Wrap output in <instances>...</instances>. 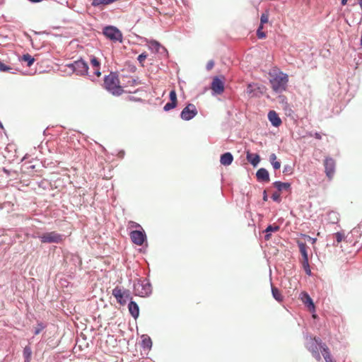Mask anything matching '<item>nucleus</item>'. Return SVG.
Returning a JSON list of instances; mask_svg holds the SVG:
<instances>
[{
    "instance_id": "obj_1",
    "label": "nucleus",
    "mask_w": 362,
    "mask_h": 362,
    "mask_svg": "<svg viewBox=\"0 0 362 362\" xmlns=\"http://www.w3.org/2000/svg\"><path fill=\"white\" fill-rule=\"evenodd\" d=\"M269 82L272 90L276 93L286 90L288 82V76L279 69H272L269 73Z\"/></svg>"
},
{
    "instance_id": "obj_2",
    "label": "nucleus",
    "mask_w": 362,
    "mask_h": 362,
    "mask_svg": "<svg viewBox=\"0 0 362 362\" xmlns=\"http://www.w3.org/2000/svg\"><path fill=\"white\" fill-rule=\"evenodd\" d=\"M104 88L114 95H121L124 91L120 85L118 76L115 73H110L104 78Z\"/></svg>"
},
{
    "instance_id": "obj_3",
    "label": "nucleus",
    "mask_w": 362,
    "mask_h": 362,
    "mask_svg": "<svg viewBox=\"0 0 362 362\" xmlns=\"http://www.w3.org/2000/svg\"><path fill=\"white\" fill-rule=\"evenodd\" d=\"M42 244H61L65 240V235L55 230L38 233L37 236Z\"/></svg>"
},
{
    "instance_id": "obj_4",
    "label": "nucleus",
    "mask_w": 362,
    "mask_h": 362,
    "mask_svg": "<svg viewBox=\"0 0 362 362\" xmlns=\"http://www.w3.org/2000/svg\"><path fill=\"white\" fill-rule=\"evenodd\" d=\"M134 291L136 296L146 297L151 293V285L146 279L137 280L134 284Z\"/></svg>"
},
{
    "instance_id": "obj_5",
    "label": "nucleus",
    "mask_w": 362,
    "mask_h": 362,
    "mask_svg": "<svg viewBox=\"0 0 362 362\" xmlns=\"http://www.w3.org/2000/svg\"><path fill=\"white\" fill-rule=\"evenodd\" d=\"M71 70L78 76L88 74V65L83 59H79L66 65Z\"/></svg>"
},
{
    "instance_id": "obj_6",
    "label": "nucleus",
    "mask_w": 362,
    "mask_h": 362,
    "mask_svg": "<svg viewBox=\"0 0 362 362\" xmlns=\"http://www.w3.org/2000/svg\"><path fill=\"white\" fill-rule=\"evenodd\" d=\"M323 346L322 340L320 338H310L307 344L308 349L312 353L313 356L317 360L320 361L321 356L319 354V348Z\"/></svg>"
},
{
    "instance_id": "obj_7",
    "label": "nucleus",
    "mask_w": 362,
    "mask_h": 362,
    "mask_svg": "<svg viewBox=\"0 0 362 362\" xmlns=\"http://www.w3.org/2000/svg\"><path fill=\"white\" fill-rule=\"evenodd\" d=\"M112 294L117 299V303L122 305H125L127 300L132 299L129 291L122 289L119 286H116L112 290Z\"/></svg>"
},
{
    "instance_id": "obj_8",
    "label": "nucleus",
    "mask_w": 362,
    "mask_h": 362,
    "mask_svg": "<svg viewBox=\"0 0 362 362\" xmlns=\"http://www.w3.org/2000/svg\"><path fill=\"white\" fill-rule=\"evenodd\" d=\"M104 35L114 42H122V34L119 29L114 26H106L103 29Z\"/></svg>"
},
{
    "instance_id": "obj_9",
    "label": "nucleus",
    "mask_w": 362,
    "mask_h": 362,
    "mask_svg": "<svg viewBox=\"0 0 362 362\" xmlns=\"http://www.w3.org/2000/svg\"><path fill=\"white\" fill-rule=\"evenodd\" d=\"M297 243H298V246L299 247V251L303 257V260H302L303 267L305 269L306 274L308 275H310L311 271H310V266H309L308 255V252H307L308 246L305 243H303L300 241H298Z\"/></svg>"
},
{
    "instance_id": "obj_10",
    "label": "nucleus",
    "mask_w": 362,
    "mask_h": 362,
    "mask_svg": "<svg viewBox=\"0 0 362 362\" xmlns=\"http://www.w3.org/2000/svg\"><path fill=\"white\" fill-rule=\"evenodd\" d=\"M325 172L329 180L334 177L336 168V161L331 157H326L324 160Z\"/></svg>"
},
{
    "instance_id": "obj_11",
    "label": "nucleus",
    "mask_w": 362,
    "mask_h": 362,
    "mask_svg": "<svg viewBox=\"0 0 362 362\" xmlns=\"http://www.w3.org/2000/svg\"><path fill=\"white\" fill-rule=\"evenodd\" d=\"M90 64L92 69V74L89 75V77L92 81H94L95 78H99L101 76L100 62L97 57L91 56L90 59Z\"/></svg>"
},
{
    "instance_id": "obj_12",
    "label": "nucleus",
    "mask_w": 362,
    "mask_h": 362,
    "mask_svg": "<svg viewBox=\"0 0 362 362\" xmlns=\"http://www.w3.org/2000/svg\"><path fill=\"white\" fill-rule=\"evenodd\" d=\"M197 115V110L194 104H188L181 112L180 117L184 120H189Z\"/></svg>"
},
{
    "instance_id": "obj_13",
    "label": "nucleus",
    "mask_w": 362,
    "mask_h": 362,
    "mask_svg": "<svg viewBox=\"0 0 362 362\" xmlns=\"http://www.w3.org/2000/svg\"><path fill=\"white\" fill-rule=\"evenodd\" d=\"M224 77L216 76L213 78L211 88L215 94H221L224 91Z\"/></svg>"
},
{
    "instance_id": "obj_14",
    "label": "nucleus",
    "mask_w": 362,
    "mask_h": 362,
    "mask_svg": "<svg viewBox=\"0 0 362 362\" xmlns=\"http://www.w3.org/2000/svg\"><path fill=\"white\" fill-rule=\"evenodd\" d=\"M129 235L132 241L139 246L142 245L146 239L145 233L141 230H133L130 233Z\"/></svg>"
},
{
    "instance_id": "obj_15",
    "label": "nucleus",
    "mask_w": 362,
    "mask_h": 362,
    "mask_svg": "<svg viewBox=\"0 0 362 362\" xmlns=\"http://www.w3.org/2000/svg\"><path fill=\"white\" fill-rule=\"evenodd\" d=\"M268 118L272 124L276 127H279L282 123L281 119L274 110H271L269 112Z\"/></svg>"
},
{
    "instance_id": "obj_16",
    "label": "nucleus",
    "mask_w": 362,
    "mask_h": 362,
    "mask_svg": "<svg viewBox=\"0 0 362 362\" xmlns=\"http://www.w3.org/2000/svg\"><path fill=\"white\" fill-rule=\"evenodd\" d=\"M128 308L132 316L136 319L139 315V308L137 303L131 300L128 305Z\"/></svg>"
},
{
    "instance_id": "obj_17",
    "label": "nucleus",
    "mask_w": 362,
    "mask_h": 362,
    "mask_svg": "<svg viewBox=\"0 0 362 362\" xmlns=\"http://www.w3.org/2000/svg\"><path fill=\"white\" fill-rule=\"evenodd\" d=\"M256 176L257 180L259 181L267 182L269 181V173L265 168L259 169L256 173Z\"/></svg>"
},
{
    "instance_id": "obj_18",
    "label": "nucleus",
    "mask_w": 362,
    "mask_h": 362,
    "mask_svg": "<svg viewBox=\"0 0 362 362\" xmlns=\"http://www.w3.org/2000/svg\"><path fill=\"white\" fill-rule=\"evenodd\" d=\"M301 300L304 303V304L308 306L309 310H315V305L313 302V300L307 293H302Z\"/></svg>"
},
{
    "instance_id": "obj_19",
    "label": "nucleus",
    "mask_w": 362,
    "mask_h": 362,
    "mask_svg": "<svg viewBox=\"0 0 362 362\" xmlns=\"http://www.w3.org/2000/svg\"><path fill=\"white\" fill-rule=\"evenodd\" d=\"M233 160V156L230 153H225L221 155L220 162L223 165H229Z\"/></svg>"
},
{
    "instance_id": "obj_20",
    "label": "nucleus",
    "mask_w": 362,
    "mask_h": 362,
    "mask_svg": "<svg viewBox=\"0 0 362 362\" xmlns=\"http://www.w3.org/2000/svg\"><path fill=\"white\" fill-rule=\"evenodd\" d=\"M247 160L253 166H257L260 161L259 156L257 154L251 153L249 151L247 152Z\"/></svg>"
},
{
    "instance_id": "obj_21",
    "label": "nucleus",
    "mask_w": 362,
    "mask_h": 362,
    "mask_svg": "<svg viewBox=\"0 0 362 362\" xmlns=\"http://www.w3.org/2000/svg\"><path fill=\"white\" fill-rule=\"evenodd\" d=\"M279 230V226H277V225H269L267 227V228L265 229V233H267V234L265 235L264 236V239L266 240H269L271 238V234L270 233L272 232H277L278 230Z\"/></svg>"
},
{
    "instance_id": "obj_22",
    "label": "nucleus",
    "mask_w": 362,
    "mask_h": 362,
    "mask_svg": "<svg viewBox=\"0 0 362 362\" xmlns=\"http://www.w3.org/2000/svg\"><path fill=\"white\" fill-rule=\"evenodd\" d=\"M274 186L279 190H288L290 189L291 185L288 182H282L280 181H276L274 182Z\"/></svg>"
},
{
    "instance_id": "obj_23",
    "label": "nucleus",
    "mask_w": 362,
    "mask_h": 362,
    "mask_svg": "<svg viewBox=\"0 0 362 362\" xmlns=\"http://www.w3.org/2000/svg\"><path fill=\"white\" fill-rule=\"evenodd\" d=\"M272 293L273 297L278 301L282 302L284 297L281 293V291L276 287L272 286Z\"/></svg>"
},
{
    "instance_id": "obj_24",
    "label": "nucleus",
    "mask_w": 362,
    "mask_h": 362,
    "mask_svg": "<svg viewBox=\"0 0 362 362\" xmlns=\"http://www.w3.org/2000/svg\"><path fill=\"white\" fill-rule=\"evenodd\" d=\"M276 156L274 153H272L269 156V160L275 170H278L281 167V163L276 160Z\"/></svg>"
},
{
    "instance_id": "obj_25",
    "label": "nucleus",
    "mask_w": 362,
    "mask_h": 362,
    "mask_svg": "<svg viewBox=\"0 0 362 362\" xmlns=\"http://www.w3.org/2000/svg\"><path fill=\"white\" fill-rule=\"evenodd\" d=\"M21 61L26 62L28 66H31L35 62V59L30 54H25L22 56Z\"/></svg>"
},
{
    "instance_id": "obj_26",
    "label": "nucleus",
    "mask_w": 362,
    "mask_h": 362,
    "mask_svg": "<svg viewBox=\"0 0 362 362\" xmlns=\"http://www.w3.org/2000/svg\"><path fill=\"white\" fill-rule=\"evenodd\" d=\"M321 349L325 360L327 361V358L332 357L328 346L325 344H323V346H321Z\"/></svg>"
},
{
    "instance_id": "obj_27",
    "label": "nucleus",
    "mask_w": 362,
    "mask_h": 362,
    "mask_svg": "<svg viewBox=\"0 0 362 362\" xmlns=\"http://www.w3.org/2000/svg\"><path fill=\"white\" fill-rule=\"evenodd\" d=\"M31 354H32V351H31L30 347H29L28 346H25L23 349V356L25 357L27 362H29L30 358L31 357Z\"/></svg>"
},
{
    "instance_id": "obj_28",
    "label": "nucleus",
    "mask_w": 362,
    "mask_h": 362,
    "mask_svg": "<svg viewBox=\"0 0 362 362\" xmlns=\"http://www.w3.org/2000/svg\"><path fill=\"white\" fill-rule=\"evenodd\" d=\"M255 88L254 85L249 84L247 87L246 93L250 97L257 96V94L255 93Z\"/></svg>"
},
{
    "instance_id": "obj_29",
    "label": "nucleus",
    "mask_w": 362,
    "mask_h": 362,
    "mask_svg": "<svg viewBox=\"0 0 362 362\" xmlns=\"http://www.w3.org/2000/svg\"><path fill=\"white\" fill-rule=\"evenodd\" d=\"M262 29H263V25H259V26L257 30V35L258 38H259V39H264L266 37V33L262 31Z\"/></svg>"
},
{
    "instance_id": "obj_30",
    "label": "nucleus",
    "mask_w": 362,
    "mask_h": 362,
    "mask_svg": "<svg viewBox=\"0 0 362 362\" xmlns=\"http://www.w3.org/2000/svg\"><path fill=\"white\" fill-rule=\"evenodd\" d=\"M269 21V14L268 13H264L262 14L260 18V25H264V23H267Z\"/></svg>"
},
{
    "instance_id": "obj_31",
    "label": "nucleus",
    "mask_w": 362,
    "mask_h": 362,
    "mask_svg": "<svg viewBox=\"0 0 362 362\" xmlns=\"http://www.w3.org/2000/svg\"><path fill=\"white\" fill-rule=\"evenodd\" d=\"M11 69H12L11 67L6 65L5 64H4L2 62L0 61V71L8 72V71H10Z\"/></svg>"
},
{
    "instance_id": "obj_32",
    "label": "nucleus",
    "mask_w": 362,
    "mask_h": 362,
    "mask_svg": "<svg viewBox=\"0 0 362 362\" xmlns=\"http://www.w3.org/2000/svg\"><path fill=\"white\" fill-rule=\"evenodd\" d=\"M170 102L172 103H176L177 104V94H176V92L175 90H172L170 92Z\"/></svg>"
},
{
    "instance_id": "obj_33",
    "label": "nucleus",
    "mask_w": 362,
    "mask_h": 362,
    "mask_svg": "<svg viewBox=\"0 0 362 362\" xmlns=\"http://www.w3.org/2000/svg\"><path fill=\"white\" fill-rule=\"evenodd\" d=\"M334 236L336 238V240L338 243H341L344 238L345 235L344 233L337 232L334 234Z\"/></svg>"
},
{
    "instance_id": "obj_34",
    "label": "nucleus",
    "mask_w": 362,
    "mask_h": 362,
    "mask_svg": "<svg viewBox=\"0 0 362 362\" xmlns=\"http://www.w3.org/2000/svg\"><path fill=\"white\" fill-rule=\"evenodd\" d=\"M125 100L129 102H141L142 100L141 98H137L134 95H128Z\"/></svg>"
},
{
    "instance_id": "obj_35",
    "label": "nucleus",
    "mask_w": 362,
    "mask_h": 362,
    "mask_svg": "<svg viewBox=\"0 0 362 362\" xmlns=\"http://www.w3.org/2000/svg\"><path fill=\"white\" fill-rule=\"evenodd\" d=\"M176 105H177L176 103L170 102L165 105L163 109L165 111H169L170 110L175 108L176 107Z\"/></svg>"
},
{
    "instance_id": "obj_36",
    "label": "nucleus",
    "mask_w": 362,
    "mask_h": 362,
    "mask_svg": "<svg viewBox=\"0 0 362 362\" xmlns=\"http://www.w3.org/2000/svg\"><path fill=\"white\" fill-rule=\"evenodd\" d=\"M142 343L144 347L151 348L152 342L150 338H144L142 340Z\"/></svg>"
},
{
    "instance_id": "obj_37",
    "label": "nucleus",
    "mask_w": 362,
    "mask_h": 362,
    "mask_svg": "<svg viewBox=\"0 0 362 362\" xmlns=\"http://www.w3.org/2000/svg\"><path fill=\"white\" fill-rule=\"evenodd\" d=\"M128 226H129V228H141V226L139 223H136L134 221H132L129 222Z\"/></svg>"
},
{
    "instance_id": "obj_38",
    "label": "nucleus",
    "mask_w": 362,
    "mask_h": 362,
    "mask_svg": "<svg viewBox=\"0 0 362 362\" xmlns=\"http://www.w3.org/2000/svg\"><path fill=\"white\" fill-rule=\"evenodd\" d=\"M272 198L274 201L280 202H281V197L279 192H274L272 195Z\"/></svg>"
},
{
    "instance_id": "obj_39",
    "label": "nucleus",
    "mask_w": 362,
    "mask_h": 362,
    "mask_svg": "<svg viewBox=\"0 0 362 362\" xmlns=\"http://www.w3.org/2000/svg\"><path fill=\"white\" fill-rule=\"evenodd\" d=\"M146 57H147V54L146 53H141L138 57V61L141 64H143L144 62V61L146 60Z\"/></svg>"
},
{
    "instance_id": "obj_40",
    "label": "nucleus",
    "mask_w": 362,
    "mask_h": 362,
    "mask_svg": "<svg viewBox=\"0 0 362 362\" xmlns=\"http://www.w3.org/2000/svg\"><path fill=\"white\" fill-rule=\"evenodd\" d=\"M44 326L42 323H39L37 325V327L35 328V334H40V332L44 329Z\"/></svg>"
},
{
    "instance_id": "obj_41",
    "label": "nucleus",
    "mask_w": 362,
    "mask_h": 362,
    "mask_svg": "<svg viewBox=\"0 0 362 362\" xmlns=\"http://www.w3.org/2000/svg\"><path fill=\"white\" fill-rule=\"evenodd\" d=\"M293 172V170L291 168V167L288 166V165H286L284 166V170H283V173H286V174H291Z\"/></svg>"
},
{
    "instance_id": "obj_42",
    "label": "nucleus",
    "mask_w": 362,
    "mask_h": 362,
    "mask_svg": "<svg viewBox=\"0 0 362 362\" xmlns=\"http://www.w3.org/2000/svg\"><path fill=\"white\" fill-rule=\"evenodd\" d=\"M309 136H315V139H319V140L322 139L321 134L320 133H318V132H315L314 134H313L312 133H310Z\"/></svg>"
},
{
    "instance_id": "obj_43",
    "label": "nucleus",
    "mask_w": 362,
    "mask_h": 362,
    "mask_svg": "<svg viewBox=\"0 0 362 362\" xmlns=\"http://www.w3.org/2000/svg\"><path fill=\"white\" fill-rule=\"evenodd\" d=\"M214 62H213V61H210V62H208V64H207V66H206L207 69H209H209H212V68H213V66H214Z\"/></svg>"
},
{
    "instance_id": "obj_44",
    "label": "nucleus",
    "mask_w": 362,
    "mask_h": 362,
    "mask_svg": "<svg viewBox=\"0 0 362 362\" xmlns=\"http://www.w3.org/2000/svg\"><path fill=\"white\" fill-rule=\"evenodd\" d=\"M326 362H336L332 357L327 358V361H325Z\"/></svg>"
},
{
    "instance_id": "obj_45",
    "label": "nucleus",
    "mask_w": 362,
    "mask_h": 362,
    "mask_svg": "<svg viewBox=\"0 0 362 362\" xmlns=\"http://www.w3.org/2000/svg\"><path fill=\"white\" fill-rule=\"evenodd\" d=\"M263 199H264V201H267V195L266 191L264 192Z\"/></svg>"
},
{
    "instance_id": "obj_46",
    "label": "nucleus",
    "mask_w": 362,
    "mask_h": 362,
    "mask_svg": "<svg viewBox=\"0 0 362 362\" xmlns=\"http://www.w3.org/2000/svg\"><path fill=\"white\" fill-rule=\"evenodd\" d=\"M347 1H348V0H341V4L342 5H346Z\"/></svg>"
},
{
    "instance_id": "obj_47",
    "label": "nucleus",
    "mask_w": 362,
    "mask_h": 362,
    "mask_svg": "<svg viewBox=\"0 0 362 362\" xmlns=\"http://www.w3.org/2000/svg\"><path fill=\"white\" fill-rule=\"evenodd\" d=\"M30 1H33V2H40L42 1V0H30Z\"/></svg>"
},
{
    "instance_id": "obj_48",
    "label": "nucleus",
    "mask_w": 362,
    "mask_h": 362,
    "mask_svg": "<svg viewBox=\"0 0 362 362\" xmlns=\"http://www.w3.org/2000/svg\"><path fill=\"white\" fill-rule=\"evenodd\" d=\"M358 4H359L361 8H362V0H358Z\"/></svg>"
},
{
    "instance_id": "obj_49",
    "label": "nucleus",
    "mask_w": 362,
    "mask_h": 362,
    "mask_svg": "<svg viewBox=\"0 0 362 362\" xmlns=\"http://www.w3.org/2000/svg\"><path fill=\"white\" fill-rule=\"evenodd\" d=\"M304 236H305V238H308V239H311V238H310V236H308V235H304Z\"/></svg>"
},
{
    "instance_id": "obj_50",
    "label": "nucleus",
    "mask_w": 362,
    "mask_h": 362,
    "mask_svg": "<svg viewBox=\"0 0 362 362\" xmlns=\"http://www.w3.org/2000/svg\"><path fill=\"white\" fill-rule=\"evenodd\" d=\"M153 44L155 45L156 46H158V44L157 42H153Z\"/></svg>"
},
{
    "instance_id": "obj_51",
    "label": "nucleus",
    "mask_w": 362,
    "mask_h": 362,
    "mask_svg": "<svg viewBox=\"0 0 362 362\" xmlns=\"http://www.w3.org/2000/svg\"><path fill=\"white\" fill-rule=\"evenodd\" d=\"M312 242L315 243V239L312 240Z\"/></svg>"
}]
</instances>
